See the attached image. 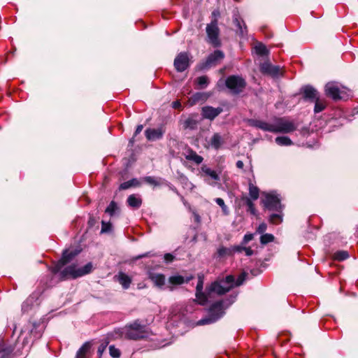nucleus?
I'll return each instance as SVG.
<instances>
[{"instance_id": "obj_62", "label": "nucleus", "mask_w": 358, "mask_h": 358, "mask_svg": "<svg viewBox=\"0 0 358 358\" xmlns=\"http://www.w3.org/2000/svg\"><path fill=\"white\" fill-rule=\"evenodd\" d=\"M135 137L136 136H134V135L133 137L129 139V146H133V145L134 143V141H135Z\"/></svg>"}, {"instance_id": "obj_36", "label": "nucleus", "mask_w": 358, "mask_h": 358, "mask_svg": "<svg viewBox=\"0 0 358 358\" xmlns=\"http://www.w3.org/2000/svg\"><path fill=\"white\" fill-rule=\"evenodd\" d=\"M195 82L199 85V89H205L209 84V78L207 76H201L198 77Z\"/></svg>"}, {"instance_id": "obj_44", "label": "nucleus", "mask_w": 358, "mask_h": 358, "mask_svg": "<svg viewBox=\"0 0 358 358\" xmlns=\"http://www.w3.org/2000/svg\"><path fill=\"white\" fill-rule=\"evenodd\" d=\"M215 201L218 206L221 207L222 213L224 215H228L229 214V208L222 198H216Z\"/></svg>"}, {"instance_id": "obj_12", "label": "nucleus", "mask_w": 358, "mask_h": 358, "mask_svg": "<svg viewBox=\"0 0 358 358\" xmlns=\"http://www.w3.org/2000/svg\"><path fill=\"white\" fill-rule=\"evenodd\" d=\"M166 133L164 124L160 125L158 128H148L145 131V136L148 141H155L163 138Z\"/></svg>"}, {"instance_id": "obj_15", "label": "nucleus", "mask_w": 358, "mask_h": 358, "mask_svg": "<svg viewBox=\"0 0 358 358\" xmlns=\"http://www.w3.org/2000/svg\"><path fill=\"white\" fill-rule=\"evenodd\" d=\"M201 112L203 119L212 121L223 112V108L221 107L214 108L210 106H206L201 108Z\"/></svg>"}, {"instance_id": "obj_54", "label": "nucleus", "mask_w": 358, "mask_h": 358, "mask_svg": "<svg viewBox=\"0 0 358 358\" xmlns=\"http://www.w3.org/2000/svg\"><path fill=\"white\" fill-rule=\"evenodd\" d=\"M203 280L199 278L196 287V292H201L203 291Z\"/></svg>"}, {"instance_id": "obj_1", "label": "nucleus", "mask_w": 358, "mask_h": 358, "mask_svg": "<svg viewBox=\"0 0 358 358\" xmlns=\"http://www.w3.org/2000/svg\"><path fill=\"white\" fill-rule=\"evenodd\" d=\"M76 267V264H72L64 268L59 273V280L64 281L70 278L76 279L87 275L92 272L93 266L91 262H89L82 268H77Z\"/></svg>"}, {"instance_id": "obj_35", "label": "nucleus", "mask_w": 358, "mask_h": 358, "mask_svg": "<svg viewBox=\"0 0 358 358\" xmlns=\"http://www.w3.org/2000/svg\"><path fill=\"white\" fill-rule=\"evenodd\" d=\"M268 222L272 224H279L282 222V213H272L268 217Z\"/></svg>"}, {"instance_id": "obj_48", "label": "nucleus", "mask_w": 358, "mask_h": 358, "mask_svg": "<svg viewBox=\"0 0 358 358\" xmlns=\"http://www.w3.org/2000/svg\"><path fill=\"white\" fill-rule=\"evenodd\" d=\"M247 275L248 274L245 272L241 273L238 275V277L236 279V280H235V287H238V286L241 285L243 283V282L245 280Z\"/></svg>"}, {"instance_id": "obj_41", "label": "nucleus", "mask_w": 358, "mask_h": 358, "mask_svg": "<svg viewBox=\"0 0 358 358\" xmlns=\"http://www.w3.org/2000/svg\"><path fill=\"white\" fill-rule=\"evenodd\" d=\"M196 297L198 300V303L201 306H204L208 299V295L203 291L196 292Z\"/></svg>"}, {"instance_id": "obj_3", "label": "nucleus", "mask_w": 358, "mask_h": 358, "mask_svg": "<svg viewBox=\"0 0 358 358\" xmlns=\"http://www.w3.org/2000/svg\"><path fill=\"white\" fill-rule=\"evenodd\" d=\"M79 253L80 250L77 249L72 250L66 249L63 250L61 258L58 261L52 262V265L48 268L49 271L53 275L58 274L59 278V273L63 270L62 268L69 264Z\"/></svg>"}, {"instance_id": "obj_51", "label": "nucleus", "mask_w": 358, "mask_h": 358, "mask_svg": "<svg viewBox=\"0 0 358 358\" xmlns=\"http://www.w3.org/2000/svg\"><path fill=\"white\" fill-rule=\"evenodd\" d=\"M155 255L154 253H152V252H148L143 253L142 255H139L134 257V260H138V259L144 258V257H152Z\"/></svg>"}, {"instance_id": "obj_31", "label": "nucleus", "mask_w": 358, "mask_h": 358, "mask_svg": "<svg viewBox=\"0 0 358 358\" xmlns=\"http://www.w3.org/2000/svg\"><path fill=\"white\" fill-rule=\"evenodd\" d=\"M201 171L206 175L210 176L212 179H213L216 181H219L220 180V178L219 175L216 173V171L210 169L206 165H203L201 166Z\"/></svg>"}, {"instance_id": "obj_17", "label": "nucleus", "mask_w": 358, "mask_h": 358, "mask_svg": "<svg viewBox=\"0 0 358 358\" xmlns=\"http://www.w3.org/2000/svg\"><path fill=\"white\" fill-rule=\"evenodd\" d=\"M248 124L251 127L260 129L263 131L274 133L275 124H269L264 121L256 119L248 120Z\"/></svg>"}, {"instance_id": "obj_10", "label": "nucleus", "mask_w": 358, "mask_h": 358, "mask_svg": "<svg viewBox=\"0 0 358 358\" xmlns=\"http://www.w3.org/2000/svg\"><path fill=\"white\" fill-rule=\"evenodd\" d=\"M178 72H183L190 66L189 55L187 52H181L177 55L173 62Z\"/></svg>"}, {"instance_id": "obj_2", "label": "nucleus", "mask_w": 358, "mask_h": 358, "mask_svg": "<svg viewBox=\"0 0 358 358\" xmlns=\"http://www.w3.org/2000/svg\"><path fill=\"white\" fill-rule=\"evenodd\" d=\"M225 314L224 301L219 300L213 303L208 308V315L197 322V325L213 324L220 320Z\"/></svg>"}, {"instance_id": "obj_33", "label": "nucleus", "mask_w": 358, "mask_h": 358, "mask_svg": "<svg viewBox=\"0 0 358 358\" xmlns=\"http://www.w3.org/2000/svg\"><path fill=\"white\" fill-rule=\"evenodd\" d=\"M220 281L229 289V291L235 287V278L232 275H227L225 278L220 280Z\"/></svg>"}, {"instance_id": "obj_52", "label": "nucleus", "mask_w": 358, "mask_h": 358, "mask_svg": "<svg viewBox=\"0 0 358 358\" xmlns=\"http://www.w3.org/2000/svg\"><path fill=\"white\" fill-rule=\"evenodd\" d=\"M245 247L244 245H234L231 248V250H232V255L234 252H241L242 251H244Z\"/></svg>"}, {"instance_id": "obj_6", "label": "nucleus", "mask_w": 358, "mask_h": 358, "mask_svg": "<svg viewBox=\"0 0 358 358\" xmlns=\"http://www.w3.org/2000/svg\"><path fill=\"white\" fill-rule=\"evenodd\" d=\"M207 38L206 42L210 44L213 48H220L222 42L220 38V29L217 25V20H213L210 24H208L206 28Z\"/></svg>"}, {"instance_id": "obj_28", "label": "nucleus", "mask_w": 358, "mask_h": 358, "mask_svg": "<svg viewBox=\"0 0 358 358\" xmlns=\"http://www.w3.org/2000/svg\"><path fill=\"white\" fill-rule=\"evenodd\" d=\"M92 347L90 342H85L77 351L76 358H86Z\"/></svg>"}, {"instance_id": "obj_39", "label": "nucleus", "mask_w": 358, "mask_h": 358, "mask_svg": "<svg viewBox=\"0 0 358 358\" xmlns=\"http://www.w3.org/2000/svg\"><path fill=\"white\" fill-rule=\"evenodd\" d=\"M275 143L281 146H288L293 144V142L288 136H278Z\"/></svg>"}, {"instance_id": "obj_64", "label": "nucleus", "mask_w": 358, "mask_h": 358, "mask_svg": "<svg viewBox=\"0 0 358 358\" xmlns=\"http://www.w3.org/2000/svg\"><path fill=\"white\" fill-rule=\"evenodd\" d=\"M251 273H252V275H256V271L255 270H252Z\"/></svg>"}, {"instance_id": "obj_19", "label": "nucleus", "mask_w": 358, "mask_h": 358, "mask_svg": "<svg viewBox=\"0 0 358 358\" xmlns=\"http://www.w3.org/2000/svg\"><path fill=\"white\" fill-rule=\"evenodd\" d=\"M199 122V115L197 113H192L184 121L183 127L185 129H196Z\"/></svg>"}, {"instance_id": "obj_47", "label": "nucleus", "mask_w": 358, "mask_h": 358, "mask_svg": "<svg viewBox=\"0 0 358 358\" xmlns=\"http://www.w3.org/2000/svg\"><path fill=\"white\" fill-rule=\"evenodd\" d=\"M109 354L113 358H120L121 355V352L119 349L116 348L115 345H110Z\"/></svg>"}, {"instance_id": "obj_13", "label": "nucleus", "mask_w": 358, "mask_h": 358, "mask_svg": "<svg viewBox=\"0 0 358 358\" xmlns=\"http://www.w3.org/2000/svg\"><path fill=\"white\" fill-rule=\"evenodd\" d=\"M259 71L263 75L269 76L272 78H277L282 75L280 66L272 65L269 62L261 64Z\"/></svg>"}, {"instance_id": "obj_4", "label": "nucleus", "mask_w": 358, "mask_h": 358, "mask_svg": "<svg viewBox=\"0 0 358 358\" xmlns=\"http://www.w3.org/2000/svg\"><path fill=\"white\" fill-rule=\"evenodd\" d=\"M149 332L146 327L140 323L138 320L127 326L125 338L129 340L138 341L148 338Z\"/></svg>"}, {"instance_id": "obj_45", "label": "nucleus", "mask_w": 358, "mask_h": 358, "mask_svg": "<svg viewBox=\"0 0 358 358\" xmlns=\"http://www.w3.org/2000/svg\"><path fill=\"white\" fill-rule=\"evenodd\" d=\"M143 180L145 182L155 187L159 186L161 185L160 182L153 176H145Z\"/></svg>"}, {"instance_id": "obj_7", "label": "nucleus", "mask_w": 358, "mask_h": 358, "mask_svg": "<svg viewBox=\"0 0 358 358\" xmlns=\"http://www.w3.org/2000/svg\"><path fill=\"white\" fill-rule=\"evenodd\" d=\"M224 58V52L220 50H215L206 57L205 61L197 64L196 67L199 70L208 69L220 64Z\"/></svg>"}, {"instance_id": "obj_49", "label": "nucleus", "mask_w": 358, "mask_h": 358, "mask_svg": "<svg viewBox=\"0 0 358 358\" xmlns=\"http://www.w3.org/2000/svg\"><path fill=\"white\" fill-rule=\"evenodd\" d=\"M267 229V224L265 222L261 223L256 229V233L264 234Z\"/></svg>"}, {"instance_id": "obj_18", "label": "nucleus", "mask_w": 358, "mask_h": 358, "mask_svg": "<svg viewBox=\"0 0 358 358\" xmlns=\"http://www.w3.org/2000/svg\"><path fill=\"white\" fill-rule=\"evenodd\" d=\"M210 96L208 92H196L188 100V105L193 106L199 103H204Z\"/></svg>"}, {"instance_id": "obj_24", "label": "nucleus", "mask_w": 358, "mask_h": 358, "mask_svg": "<svg viewBox=\"0 0 358 358\" xmlns=\"http://www.w3.org/2000/svg\"><path fill=\"white\" fill-rule=\"evenodd\" d=\"M185 159L188 161L194 162L197 165L201 164L203 161V157L199 155L196 152L192 149H189L187 150V154L185 155Z\"/></svg>"}, {"instance_id": "obj_5", "label": "nucleus", "mask_w": 358, "mask_h": 358, "mask_svg": "<svg viewBox=\"0 0 358 358\" xmlns=\"http://www.w3.org/2000/svg\"><path fill=\"white\" fill-rule=\"evenodd\" d=\"M225 85L233 95H238L244 91L247 83L242 76L231 75L226 78Z\"/></svg>"}, {"instance_id": "obj_53", "label": "nucleus", "mask_w": 358, "mask_h": 358, "mask_svg": "<svg viewBox=\"0 0 358 358\" xmlns=\"http://www.w3.org/2000/svg\"><path fill=\"white\" fill-rule=\"evenodd\" d=\"M164 259L166 263H171L174 260L175 257L171 253H166L164 255Z\"/></svg>"}, {"instance_id": "obj_38", "label": "nucleus", "mask_w": 358, "mask_h": 358, "mask_svg": "<svg viewBox=\"0 0 358 358\" xmlns=\"http://www.w3.org/2000/svg\"><path fill=\"white\" fill-rule=\"evenodd\" d=\"M255 52L259 56H266L269 54V50L263 43H259L255 47Z\"/></svg>"}, {"instance_id": "obj_27", "label": "nucleus", "mask_w": 358, "mask_h": 358, "mask_svg": "<svg viewBox=\"0 0 358 358\" xmlns=\"http://www.w3.org/2000/svg\"><path fill=\"white\" fill-rule=\"evenodd\" d=\"M141 182L137 178H132L128 181L121 183L119 186V190H124L131 187H140Z\"/></svg>"}, {"instance_id": "obj_9", "label": "nucleus", "mask_w": 358, "mask_h": 358, "mask_svg": "<svg viewBox=\"0 0 358 358\" xmlns=\"http://www.w3.org/2000/svg\"><path fill=\"white\" fill-rule=\"evenodd\" d=\"M296 126L292 121L288 120L286 117H278L275 119L274 133L288 134L294 131Z\"/></svg>"}, {"instance_id": "obj_11", "label": "nucleus", "mask_w": 358, "mask_h": 358, "mask_svg": "<svg viewBox=\"0 0 358 358\" xmlns=\"http://www.w3.org/2000/svg\"><path fill=\"white\" fill-rule=\"evenodd\" d=\"M299 94L301 95V99L309 103H313L320 96V92L310 85L302 86Z\"/></svg>"}, {"instance_id": "obj_57", "label": "nucleus", "mask_w": 358, "mask_h": 358, "mask_svg": "<svg viewBox=\"0 0 358 358\" xmlns=\"http://www.w3.org/2000/svg\"><path fill=\"white\" fill-rule=\"evenodd\" d=\"M106 346L103 344H101V345H99L98 350H97V353L100 357H101L103 352L106 350Z\"/></svg>"}, {"instance_id": "obj_8", "label": "nucleus", "mask_w": 358, "mask_h": 358, "mask_svg": "<svg viewBox=\"0 0 358 358\" xmlns=\"http://www.w3.org/2000/svg\"><path fill=\"white\" fill-rule=\"evenodd\" d=\"M262 203L265 210L275 211L276 213H282L284 206L281 203L280 198L275 194L267 193Z\"/></svg>"}, {"instance_id": "obj_60", "label": "nucleus", "mask_w": 358, "mask_h": 358, "mask_svg": "<svg viewBox=\"0 0 358 358\" xmlns=\"http://www.w3.org/2000/svg\"><path fill=\"white\" fill-rule=\"evenodd\" d=\"M244 251L246 256H251L254 254V251L250 247H245Z\"/></svg>"}, {"instance_id": "obj_37", "label": "nucleus", "mask_w": 358, "mask_h": 358, "mask_svg": "<svg viewBox=\"0 0 358 358\" xmlns=\"http://www.w3.org/2000/svg\"><path fill=\"white\" fill-rule=\"evenodd\" d=\"M116 211H120V208L117 206V203L115 201H110V204L105 210V213L110 215V216H113Z\"/></svg>"}, {"instance_id": "obj_42", "label": "nucleus", "mask_w": 358, "mask_h": 358, "mask_svg": "<svg viewBox=\"0 0 358 358\" xmlns=\"http://www.w3.org/2000/svg\"><path fill=\"white\" fill-rule=\"evenodd\" d=\"M275 237L271 234H264L260 236V243L262 245H266L274 241Z\"/></svg>"}, {"instance_id": "obj_43", "label": "nucleus", "mask_w": 358, "mask_h": 358, "mask_svg": "<svg viewBox=\"0 0 358 358\" xmlns=\"http://www.w3.org/2000/svg\"><path fill=\"white\" fill-rule=\"evenodd\" d=\"M217 254L219 257H222L226 255L231 256L232 255V250H231V248H228L222 246L217 249Z\"/></svg>"}, {"instance_id": "obj_32", "label": "nucleus", "mask_w": 358, "mask_h": 358, "mask_svg": "<svg viewBox=\"0 0 358 358\" xmlns=\"http://www.w3.org/2000/svg\"><path fill=\"white\" fill-rule=\"evenodd\" d=\"M349 253L346 250H338L333 255L335 261L342 262L349 258Z\"/></svg>"}, {"instance_id": "obj_14", "label": "nucleus", "mask_w": 358, "mask_h": 358, "mask_svg": "<svg viewBox=\"0 0 358 358\" xmlns=\"http://www.w3.org/2000/svg\"><path fill=\"white\" fill-rule=\"evenodd\" d=\"M341 92L338 85L334 82L327 83L324 86L325 95L335 101L341 99Z\"/></svg>"}, {"instance_id": "obj_55", "label": "nucleus", "mask_w": 358, "mask_h": 358, "mask_svg": "<svg viewBox=\"0 0 358 358\" xmlns=\"http://www.w3.org/2000/svg\"><path fill=\"white\" fill-rule=\"evenodd\" d=\"M40 324H40V322H32V327H32V329H31V334H35V333H36V334H38V333L36 332V329L40 326Z\"/></svg>"}, {"instance_id": "obj_56", "label": "nucleus", "mask_w": 358, "mask_h": 358, "mask_svg": "<svg viewBox=\"0 0 358 358\" xmlns=\"http://www.w3.org/2000/svg\"><path fill=\"white\" fill-rule=\"evenodd\" d=\"M172 107L175 109L182 110V105L180 101L177 100L172 103Z\"/></svg>"}, {"instance_id": "obj_21", "label": "nucleus", "mask_w": 358, "mask_h": 358, "mask_svg": "<svg viewBox=\"0 0 358 358\" xmlns=\"http://www.w3.org/2000/svg\"><path fill=\"white\" fill-rule=\"evenodd\" d=\"M239 205H245L248 207L247 211L252 215H257V210L252 199L248 197L246 195L243 194L240 198Z\"/></svg>"}, {"instance_id": "obj_34", "label": "nucleus", "mask_w": 358, "mask_h": 358, "mask_svg": "<svg viewBox=\"0 0 358 358\" xmlns=\"http://www.w3.org/2000/svg\"><path fill=\"white\" fill-rule=\"evenodd\" d=\"M249 195L252 200H257L259 196V189L251 182H249Z\"/></svg>"}, {"instance_id": "obj_22", "label": "nucleus", "mask_w": 358, "mask_h": 358, "mask_svg": "<svg viewBox=\"0 0 358 358\" xmlns=\"http://www.w3.org/2000/svg\"><path fill=\"white\" fill-rule=\"evenodd\" d=\"M143 201L141 198L136 194H131L127 197V205L134 209L139 208L142 205Z\"/></svg>"}, {"instance_id": "obj_63", "label": "nucleus", "mask_w": 358, "mask_h": 358, "mask_svg": "<svg viewBox=\"0 0 358 358\" xmlns=\"http://www.w3.org/2000/svg\"><path fill=\"white\" fill-rule=\"evenodd\" d=\"M195 220L197 222H200V216L199 215H196Z\"/></svg>"}, {"instance_id": "obj_61", "label": "nucleus", "mask_w": 358, "mask_h": 358, "mask_svg": "<svg viewBox=\"0 0 358 358\" xmlns=\"http://www.w3.org/2000/svg\"><path fill=\"white\" fill-rule=\"evenodd\" d=\"M236 166L238 169H243V166H244V164H243V161L238 160V161L236 162Z\"/></svg>"}, {"instance_id": "obj_20", "label": "nucleus", "mask_w": 358, "mask_h": 358, "mask_svg": "<svg viewBox=\"0 0 358 358\" xmlns=\"http://www.w3.org/2000/svg\"><path fill=\"white\" fill-rule=\"evenodd\" d=\"M233 23L236 27V33L241 37L245 36L248 34L247 26L245 22L238 16L233 19Z\"/></svg>"}, {"instance_id": "obj_50", "label": "nucleus", "mask_w": 358, "mask_h": 358, "mask_svg": "<svg viewBox=\"0 0 358 358\" xmlns=\"http://www.w3.org/2000/svg\"><path fill=\"white\" fill-rule=\"evenodd\" d=\"M253 238H254L253 234H246L244 236V237L241 241V245H245L249 241H252Z\"/></svg>"}, {"instance_id": "obj_23", "label": "nucleus", "mask_w": 358, "mask_h": 358, "mask_svg": "<svg viewBox=\"0 0 358 358\" xmlns=\"http://www.w3.org/2000/svg\"><path fill=\"white\" fill-rule=\"evenodd\" d=\"M116 277L117 278L118 282L122 286L124 289H127L130 287V285L132 282V279L130 276L124 272H119Z\"/></svg>"}, {"instance_id": "obj_16", "label": "nucleus", "mask_w": 358, "mask_h": 358, "mask_svg": "<svg viewBox=\"0 0 358 358\" xmlns=\"http://www.w3.org/2000/svg\"><path fill=\"white\" fill-rule=\"evenodd\" d=\"M206 292L208 295H210L213 292H215L218 295H223L229 292V289L227 288L220 280L214 281L207 287Z\"/></svg>"}, {"instance_id": "obj_58", "label": "nucleus", "mask_w": 358, "mask_h": 358, "mask_svg": "<svg viewBox=\"0 0 358 358\" xmlns=\"http://www.w3.org/2000/svg\"><path fill=\"white\" fill-rule=\"evenodd\" d=\"M143 129V126L142 124H138L136 128V130L134 131V136H136L138 134H140L142 130Z\"/></svg>"}, {"instance_id": "obj_25", "label": "nucleus", "mask_w": 358, "mask_h": 358, "mask_svg": "<svg viewBox=\"0 0 358 358\" xmlns=\"http://www.w3.org/2000/svg\"><path fill=\"white\" fill-rule=\"evenodd\" d=\"M14 347L11 345H6L1 341V358H15V355L13 353Z\"/></svg>"}, {"instance_id": "obj_46", "label": "nucleus", "mask_w": 358, "mask_h": 358, "mask_svg": "<svg viewBox=\"0 0 358 358\" xmlns=\"http://www.w3.org/2000/svg\"><path fill=\"white\" fill-rule=\"evenodd\" d=\"M112 229H113V226L110 222H106L105 221H101V234L109 233V232L112 231Z\"/></svg>"}, {"instance_id": "obj_29", "label": "nucleus", "mask_w": 358, "mask_h": 358, "mask_svg": "<svg viewBox=\"0 0 358 358\" xmlns=\"http://www.w3.org/2000/svg\"><path fill=\"white\" fill-rule=\"evenodd\" d=\"M193 278L192 276L187 278L186 280L182 275H172L169 278V282L173 285H180L185 282L187 283L190 280Z\"/></svg>"}, {"instance_id": "obj_59", "label": "nucleus", "mask_w": 358, "mask_h": 358, "mask_svg": "<svg viewBox=\"0 0 358 358\" xmlns=\"http://www.w3.org/2000/svg\"><path fill=\"white\" fill-rule=\"evenodd\" d=\"M96 224V219L93 216H90L88 220V225L90 227H92Z\"/></svg>"}, {"instance_id": "obj_26", "label": "nucleus", "mask_w": 358, "mask_h": 358, "mask_svg": "<svg viewBox=\"0 0 358 358\" xmlns=\"http://www.w3.org/2000/svg\"><path fill=\"white\" fill-rule=\"evenodd\" d=\"M223 143L224 140L219 133H215L210 141L211 147L215 150L220 149Z\"/></svg>"}, {"instance_id": "obj_30", "label": "nucleus", "mask_w": 358, "mask_h": 358, "mask_svg": "<svg viewBox=\"0 0 358 358\" xmlns=\"http://www.w3.org/2000/svg\"><path fill=\"white\" fill-rule=\"evenodd\" d=\"M315 103L314 106V113H318L323 111L327 108V102L324 99H321L320 96H319L315 101H313Z\"/></svg>"}, {"instance_id": "obj_40", "label": "nucleus", "mask_w": 358, "mask_h": 358, "mask_svg": "<svg viewBox=\"0 0 358 358\" xmlns=\"http://www.w3.org/2000/svg\"><path fill=\"white\" fill-rule=\"evenodd\" d=\"M152 280L157 286L161 287L164 285L165 276L163 274H156L151 277Z\"/></svg>"}]
</instances>
